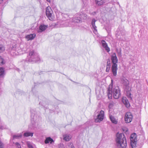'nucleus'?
<instances>
[{"label":"nucleus","instance_id":"f257e3e1","mask_svg":"<svg viewBox=\"0 0 148 148\" xmlns=\"http://www.w3.org/2000/svg\"><path fill=\"white\" fill-rule=\"evenodd\" d=\"M116 142L118 146L122 148H125L127 146L126 138L123 133L117 134Z\"/></svg>","mask_w":148,"mask_h":148},{"label":"nucleus","instance_id":"f03ea898","mask_svg":"<svg viewBox=\"0 0 148 148\" xmlns=\"http://www.w3.org/2000/svg\"><path fill=\"white\" fill-rule=\"evenodd\" d=\"M130 144L132 148H136L137 143V136L136 133L132 134L130 137Z\"/></svg>","mask_w":148,"mask_h":148},{"label":"nucleus","instance_id":"7ed1b4c3","mask_svg":"<svg viewBox=\"0 0 148 148\" xmlns=\"http://www.w3.org/2000/svg\"><path fill=\"white\" fill-rule=\"evenodd\" d=\"M53 11L51 7L48 6L46 9V14L48 19L51 21H53L55 18L54 16L52 15Z\"/></svg>","mask_w":148,"mask_h":148},{"label":"nucleus","instance_id":"20e7f679","mask_svg":"<svg viewBox=\"0 0 148 148\" xmlns=\"http://www.w3.org/2000/svg\"><path fill=\"white\" fill-rule=\"evenodd\" d=\"M133 116L130 112H126L125 115L124 120L126 123H130L133 119Z\"/></svg>","mask_w":148,"mask_h":148},{"label":"nucleus","instance_id":"39448f33","mask_svg":"<svg viewBox=\"0 0 148 148\" xmlns=\"http://www.w3.org/2000/svg\"><path fill=\"white\" fill-rule=\"evenodd\" d=\"M104 112L101 110L100 113L97 116V118L95 120L96 122H99L102 121L104 117Z\"/></svg>","mask_w":148,"mask_h":148},{"label":"nucleus","instance_id":"423d86ee","mask_svg":"<svg viewBox=\"0 0 148 148\" xmlns=\"http://www.w3.org/2000/svg\"><path fill=\"white\" fill-rule=\"evenodd\" d=\"M113 95L115 99H118L121 96L120 90L118 88H114L113 91Z\"/></svg>","mask_w":148,"mask_h":148},{"label":"nucleus","instance_id":"0eeeda50","mask_svg":"<svg viewBox=\"0 0 148 148\" xmlns=\"http://www.w3.org/2000/svg\"><path fill=\"white\" fill-rule=\"evenodd\" d=\"M101 42L103 47L105 49L107 52H109L110 51V49L108 46L107 43L104 40H101Z\"/></svg>","mask_w":148,"mask_h":148},{"label":"nucleus","instance_id":"6e6552de","mask_svg":"<svg viewBox=\"0 0 148 148\" xmlns=\"http://www.w3.org/2000/svg\"><path fill=\"white\" fill-rule=\"evenodd\" d=\"M111 59L113 63V65L116 64V63H117L118 60L115 53H114L112 55Z\"/></svg>","mask_w":148,"mask_h":148},{"label":"nucleus","instance_id":"1a4fd4ad","mask_svg":"<svg viewBox=\"0 0 148 148\" xmlns=\"http://www.w3.org/2000/svg\"><path fill=\"white\" fill-rule=\"evenodd\" d=\"M112 70L113 75L114 76H116L117 75V64L112 65Z\"/></svg>","mask_w":148,"mask_h":148},{"label":"nucleus","instance_id":"9d476101","mask_svg":"<svg viewBox=\"0 0 148 148\" xmlns=\"http://www.w3.org/2000/svg\"><path fill=\"white\" fill-rule=\"evenodd\" d=\"M122 101L123 103L125 105L126 107L128 108L130 107V105L129 102L127 99L125 97H123L122 98Z\"/></svg>","mask_w":148,"mask_h":148},{"label":"nucleus","instance_id":"9b49d317","mask_svg":"<svg viewBox=\"0 0 148 148\" xmlns=\"http://www.w3.org/2000/svg\"><path fill=\"white\" fill-rule=\"evenodd\" d=\"M36 36V35L35 34H30L27 35L25 37V38L27 39L28 41H29L33 39Z\"/></svg>","mask_w":148,"mask_h":148},{"label":"nucleus","instance_id":"f8f14e48","mask_svg":"<svg viewBox=\"0 0 148 148\" xmlns=\"http://www.w3.org/2000/svg\"><path fill=\"white\" fill-rule=\"evenodd\" d=\"M112 87V86H109L108 89V98L109 99H111L112 98V92L111 89Z\"/></svg>","mask_w":148,"mask_h":148},{"label":"nucleus","instance_id":"ddd939ff","mask_svg":"<svg viewBox=\"0 0 148 148\" xmlns=\"http://www.w3.org/2000/svg\"><path fill=\"white\" fill-rule=\"evenodd\" d=\"M47 27V26L45 25H41L39 27V30L38 31V32H42L44 31Z\"/></svg>","mask_w":148,"mask_h":148},{"label":"nucleus","instance_id":"4468645a","mask_svg":"<svg viewBox=\"0 0 148 148\" xmlns=\"http://www.w3.org/2000/svg\"><path fill=\"white\" fill-rule=\"evenodd\" d=\"M53 142H54L53 140L50 137L47 138L45 141V144H47L49 143L51 144Z\"/></svg>","mask_w":148,"mask_h":148},{"label":"nucleus","instance_id":"2eb2a0df","mask_svg":"<svg viewBox=\"0 0 148 148\" xmlns=\"http://www.w3.org/2000/svg\"><path fill=\"white\" fill-rule=\"evenodd\" d=\"M64 140L67 141H69L71 138V137L69 135L65 134L63 135Z\"/></svg>","mask_w":148,"mask_h":148},{"label":"nucleus","instance_id":"dca6fc26","mask_svg":"<svg viewBox=\"0 0 148 148\" xmlns=\"http://www.w3.org/2000/svg\"><path fill=\"white\" fill-rule=\"evenodd\" d=\"M110 119L113 123L115 124H116L117 123V120L115 119V118L112 116H110Z\"/></svg>","mask_w":148,"mask_h":148},{"label":"nucleus","instance_id":"f3484780","mask_svg":"<svg viewBox=\"0 0 148 148\" xmlns=\"http://www.w3.org/2000/svg\"><path fill=\"white\" fill-rule=\"evenodd\" d=\"M110 60L108 61L107 62V65L106 66V71L108 72L110 70Z\"/></svg>","mask_w":148,"mask_h":148},{"label":"nucleus","instance_id":"a211bd4d","mask_svg":"<svg viewBox=\"0 0 148 148\" xmlns=\"http://www.w3.org/2000/svg\"><path fill=\"white\" fill-rule=\"evenodd\" d=\"M96 2L99 6L103 5L104 3L103 0H96Z\"/></svg>","mask_w":148,"mask_h":148},{"label":"nucleus","instance_id":"6ab92c4d","mask_svg":"<svg viewBox=\"0 0 148 148\" xmlns=\"http://www.w3.org/2000/svg\"><path fill=\"white\" fill-rule=\"evenodd\" d=\"M96 21L95 19H93L92 21L91 24L94 29L95 30H97L96 29V27L95 25V22Z\"/></svg>","mask_w":148,"mask_h":148},{"label":"nucleus","instance_id":"aec40b11","mask_svg":"<svg viewBox=\"0 0 148 148\" xmlns=\"http://www.w3.org/2000/svg\"><path fill=\"white\" fill-rule=\"evenodd\" d=\"M33 135V133L30 132L25 133L24 134V136L25 137H28L29 136H32Z\"/></svg>","mask_w":148,"mask_h":148},{"label":"nucleus","instance_id":"412c9836","mask_svg":"<svg viewBox=\"0 0 148 148\" xmlns=\"http://www.w3.org/2000/svg\"><path fill=\"white\" fill-rule=\"evenodd\" d=\"M5 50V47L3 46L2 45H0V53L3 52Z\"/></svg>","mask_w":148,"mask_h":148},{"label":"nucleus","instance_id":"4be33fe9","mask_svg":"<svg viewBox=\"0 0 148 148\" xmlns=\"http://www.w3.org/2000/svg\"><path fill=\"white\" fill-rule=\"evenodd\" d=\"M4 70L3 68L2 67L0 68V75H2L4 73Z\"/></svg>","mask_w":148,"mask_h":148},{"label":"nucleus","instance_id":"5701e85b","mask_svg":"<svg viewBox=\"0 0 148 148\" xmlns=\"http://www.w3.org/2000/svg\"><path fill=\"white\" fill-rule=\"evenodd\" d=\"M27 144L29 148H33L32 146L29 142H27Z\"/></svg>","mask_w":148,"mask_h":148},{"label":"nucleus","instance_id":"b1692460","mask_svg":"<svg viewBox=\"0 0 148 148\" xmlns=\"http://www.w3.org/2000/svg\"><path fill=\"white\" fill-rule=\"evenodd\" d=\"M4 60L0 56V63L3 64H4Z\"/></svg>","mask_w":148,"mask_h":148},{"label":"nucleus","instance_id":"393cba45","mask_svg":"<svg viewBox=\"0 0 148 148\" xmlns=\"http://www.w3.org/2000/svg\"><path fill=\"white\" fill-rule=\"evenodd\" d=\"M15 144H16V146L18 148H21V145L20 144H19L18 143H15Z\"/></svg>","mask_w":148,"mask_h":148},{"label":"nucleus","instance_id":"a878e982","mask_svg":"<svg viewBox=\"0 0 148 148\" xmlns=\"http://www.w3.org/2000/svg\"><path fill=\"white\" fill-rule=\"evenodd\" d=\"M131 94L130 92L129 91H127V96L128 97H131Z\"/></svg>","mask_w":148,"mask_h":148},{"label":"nucleus","instance_id":"bb28decb","mask_svg":"<svg viewBox=\"0 0 148 148\" xmlns=\"http://www.w3.org/2000/svg\"><path fill=\"white\" fill-rule=\"evenodd\" d=\"M113 106H114V105H113V103H110L109 105V106H108L109 108L110 109V108H112Z\"/></svg>","mask_w":148,"mask_h":148},{"label":"nucleus","instance_id":"cd10ccee","mask_svg":"<svg viewBox=\"0 0 148 148\" xmlns=\"http://www.w3.org/2000/svg\"><path fill=\"white\" fill-rule=\"evenodd\" d=\"M4 145L2 142L0 141V148H3Z\"/></svg>","mask_w":148,"mask_h":148},{"label":"nucleus","instance_id":"c85d7f7f","mask_svg":"<svg viewBox=\"0 0 148 148\" xmlns=\"http://www.w3.org/2000/svg\"><path fill=\"white\" fill-rule=\"evenodd\" d=\"M21 136H18V135H14L13 136V138H18L19 137H21Z\"/></svg>","mask_w":148,"mask_h":148},{"label":"nucleus","instance_id":"c756f323","mask_svg":"<svg viewBox=\"0 0 148 148\" xmlns=\"http://www.w3.org/2000/svg\"><path fill=\"white\" fill-rule=\"evenodd\" d=\"M75 21L77 23H79L81 21V19H75Z\"/></svg>","mask_w":148,"mask_h":148},{"label":"nucleus","instance_id":"7c9ffc66","mask_svg":"<svg viewBox=\"0 0 148 148\" xmlns=\"http://www.w3.org/2000/svg\"><path fill=\"white\" fill-rule=\"evenodd\" d=\"M34 53V52L33 51H32L29 53V55H32Z\"/></svg>","mask_w":148,"mask_h":148},{"label":"nucleus","instance_id":"2f4dec72","mask_svg":"<svg viewBox=\"0 0 148 148\" xmlns=\"http://www.w3.org/2000/svg\"><path fill=\"white\" fill-rule=\"evenodd\" d=\"M127 85H128L129 84V81L128 80H127Z\"/></svg>","mask_w":148,"mask_h":148},{"label":"nucleus","instance_id":"473e14b6","mask_svg":"<svg viewBox=\"0 0 148 148\" xmlns=\"http://www.w3.org/2000/svg\"><path fill=\"white\" fill-rule=\"evenodd\" d=\"M3 1V0H0V3H1Z\"/></svg>","mask_w":148,"mask_h":148},{"label":"nucleus","instance_id":"72a5a7b5","mask_svg":"<svg viewBox=\"0 0 148 148\" xmlns=\"http://www.w3.org/2000/svg\"><path fill=\"white\" fill-rule=\"evenodd\" d=\"M47 1L49 2H50V0H46Z\"/></svg>","mask_w":148,"mask_h":148},{"label":"nucleus","instance_id":"f704fd0d","mask_svg":"<svg viewBox=\"0 0 148 148\" xmlns=\"http://www.w3.org/2000/svg\"><path fill=\"white\" fill-rule=\"evenodd\" d=\"M128 86H126V87H128Z\"/></svg>","mask_w":148,"mask_h":148}]
</instances>
